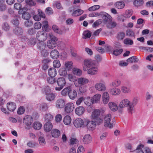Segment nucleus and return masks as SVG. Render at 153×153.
I'll list each match as a JSON object with an SVG mask.
<instances>
[{
  "label": "nucleus",
  "mask_w": 153,
  "mask_h": 153,
  "mask_svg": "<svg viewBox=\"0 0 153 153\" xmlns=\"http://www.w3.org/2000/svg\"><path fill=\"white\" fill-rule=\"evenodd\" d=\"M104 112V110L99 109H95L92 112L91 117V118L95 121L97 125H100L103 123V119L100 116V115H102Z\"/></svg>",
  "instance_id": "1"
},
{
  "label": "nucleus",
  "mask_w": 153,
  "mask_h": 153,
  "mask_svg": "<svg viewBox=\"0 0 153 153\" xmlns=\"http://www.w3.org/2000/svg\"><path fill=\"white\" fill-rule=\"evenodd\" d=\"M139 98L137 96L134 97L130 102V105L128 108V112L129 114H132L134 111V107L139 102Z\"/></svg>",
  "instance_id": "2"
},
{
  "label": "nucleus",
  "mask_w": 153,
  "mask_h": 153,
  "mask_svg": "<svg viewBox=\"0 0 153 153\" xmlns=\"http://www.w3.org/2000/svg\"><path fill=\"white\" fill-rule=\"evenodd\" d=\"M37 47L41 51L42 55L44 56H46L48 54V52L45 50L46 44L43 41H38L37 42Z\"/></svg>",
  "instance_id": "3"
},
{
  "label": "nucleus",
  "mask_w": 153,
  "mask_h": 153,
  "mask_svg": "<svg viewBox=\"0 0 153 153\" xmlns=\"http://www.w3.org/2000/svg\"><path fill=\"white\" fill-rule=\"evenodd\" d=\"M48 35L51 39L48 41L47 45L49 49H52L56 46V41L57 40V38L54 36L52 33H49Z\"/></svg>",
  "instance_id": "4"
},
{
  "label": "nucleus",
  "mask_w": 153,
  "mask_h": 153,
  "mask_svg": "<svg viewBox=\"0 0 153 153\" xmlns=\"http://www.w3.org/2000/svg\"><path fill=\"white\" fill-rule=\"evenodd\" d=\"M111 120V115L110 114H106L104 118V125L105 127L111 128L113 127V122Z\"/></svg>",
  "instance_id": "5"
},
{
  "label": "nucleus",
  "mask_w": 153,
  "mask_h": 153,
  "mask_svg": "<svg viewBox=\"0 0 153 153\" xmlns=\"http://www.w3.org/2000/svg\"><path fill=\"white\" fill-rule=\"evenodd\" d=\"M85 126L89 130H93L95 128L97 123L94 120L90 121L88 119H85Z\"/></svg>",
  "instance_id": "6"
},
{
  "label": "nucleus",
  "mask_w": 153,
  "mask_h": 153,
  "mask_svg": "<svg viewBox=\"0 0 153 153\" xmlns=\"http://www.w3.org/2000/svg\"><path fill=\"white\" fill-rule=\"evenodd\" d=\"M56 82L58 87H56L55 90L58 91H61L63 88L66 83L65 79L64 77L58 78L56 80Z\"/></svg>",
  "instance_id": "7"
},
{
  "label": "nucleus",
  "mask_w": 153,
  "mask_h": 153,
  "mask_svg": "<svg viewBox=\"0 0 153 153\" xmlns=\"http://www.w3.org/2000/svg\"><path fill=\"white\" fill-rule=\"evenodd\" d=\"M33 121L32 117L29 115H27L23 119V122L26 125L25 128L29 129L30 126L31 125Z\"/></svg>",
  "instance_id": "8"
},
{
  "label": "nucleus",
  "mask_w": 153,
  "mask_h": 153,
  "mask_svg": "<svg viewBox=\"0 0 153 153\" xmlns=\"http://www.w3.org/2000/svg\"><path fill=\"white\" fill-rule=\"evenodd\" d=\"M93 62L88 59L84 60V64L83 65V70L86 71L90 68L92 65H94Z\"/></svg>",
  "instance_id": "9"
},
{
  "label": "nucleus",
  "mask_w": 153,
  "mask_h": 153,
  "mask_svg": "<svg viewBox=\"0 0 153 153\" xmlns=\"http://www.w3.org/2000/svg\"><path fill=\"white\" fill-rule=\"evenodd\" d=\"M36 37L38 41H43L46 40L47 36V34L43 31L38 32L36 34Z\"/></svg>",
  "instance_id": "10"
},
{
  "label": "nucleus",
  "mask_w": 153,
  "mask_h": 153,
  "mask_svg": "<svg viewBox=\"0 0 153 153\" xmlns=\"http://www.w3.org/2000/svg\"><path fill=\"white\" fill-rule=\"evenodd\" d=\"M102 13V14L101 17L104 23L106 24L107 23L109 22L112 21V17L110 15L104 12Z\"/></svg>",
  "instance_id": "11"
},
{
  "label": "nucleus",
  "mask_w": 153,
  "mask_h": 153,
  "mask_svg": "<svg viewBox=\"0 0 153 153\" xmlns=\"http://www.w3.org/2000/svg\"><path fill=\"white\" fill-rule=\"evenodd\" d=\"M74 126L76 128H79L85 126V120H83L81 118L76 119L74 123Z\"/></svg>",
  "instance_id": "12"
},
{
  "label": "nucleus",
  "mask_w": 153,
  "mask_h": 153,
  "mask_svg": "<svg viewBox=\"0 0 153 153\" xmlns=\"http://www.w3.org/2000/svg\"><path fill=\"white\" fill-rule=\"evenodd\" d=\"M130 105V101L127 99H124L122 100L119 104V106L121 108L127 107V111Z\"/></svg>",
  "instance_id": "13"
},
{
  "label": "nucleus",
  "mask_w": 153,
  "mask_h": 153,
  "mask_svg": "<svg viewBox=\"0 0 153 153\" xmlns=\"http://www.w3.org/2000/svg\"><path fill=\"white\" fill-rule=\"evenodd\" d=\"M74 108V106L72 103H68L66 104L65 107V111L67 113L72 112Z\"/></svg>",
  "instance_id": "14"
},
{
  "label": "nucleus",
  "mask_w": 153,
  "mask_h": 153,
  "mask_svg": "<svg viewBox=\"0 0 153 153\" xmlns=\"http://www.w3.org/2000/svg\"><path fill=\"white\" fill-rule=\"evenodd\" d=\"M98 71V68L94 64V65H92L88 69L87 72L88 74H89L94 75L97 73Z\"/></svg>",
  "instance_id": "15"
},
{
  "label": "nucleus",
  "mask_w": 153,
  "mask_h": 153,
  "mask_svg": "<svg viewBox=\"0 0 153 153\" xmlns=\"http://www.w3.org/2000/svg\"><path fill=\"white\" fill-rule=\"evenodd\" d=\"M95 88L100 91H103L105 90L106 87L104 84L102 83H97L95 86Z\"/></svg>",
  "instance_id": "16"
},
{
  "label": "nucleus",
  "mask_w": 153,
  "mask_h": 153,
  "mask_svg": "<svg viewBox=\"0 0 153 153\" xmlns=\"http://www.w3.org/2000/svg\"><path fill=\"white\" fill-rule=\"evenodd\" d=\"M51 136L54 138H57L60 135V131L56 129H53L51 132Z\"/></svg>",
  "instance_id": "17"
},
{
  "label": "nucleus",
  "mask_w": 153,
  "mask_h": 153,
  "mask_svg": "<svg viewBox=\"0 0 153 153\" xmlns=\"http://www.w3.org/2000/svg\"><path fill=\"white\" fill-rule=\"evenodd\" d=\"M85 110V108L83 107L79 106L76 108L75 112L77 115L80 116L84 114Z\"/></svg>",
  "instance_id": "18"
},
{
  "label": "nucleus",
  "mask_w": 153,
  "mask_h": 153,
  "mask_svg": "<svg viewBox=\"0 0 153 153\" xmlns=\"http://www.w3.org/2000/svg\"><path fill=\"white\" fill-rule=\"evenodd\" d=\"M65 104V101L63 99H59L57 100L56 103V107L57 108H63Z\"/></svg>",
  "instance_id": "19"
},
{
  "label": "nucleus",
  "mask_w": 153,
  "mask_h": 153,
  "mask_svg": "<svg viewBox=\"0 0 153 153\" xmlns=\"http://www.w3.org/2000/svg\"><path fill=\"white\" fill-rule=\"evenodd\" d=\"M53 127L52 124L50 122H48L44 126V130L46 132H49L52 129Z\"/></svg>",
  "instance_id": "20"
},
{
  "label": "nucleus",
  "mask_w": 153,
  "mask_h": 153,
  "mask_svg": "<svg viewBox=\"0 0 153 153\" xmlns=\"http://www.w3.org/2000/svg\"><path fill=\"white\" fill-rule=\"evenodd\" d=\"M51 57L53 59H57L59 56V54L57 50L54 49L52 50L50 53Z\"/></svg>",
  "instance_id": "21"
},
{
  "label": "nucleus",
  "mask_w": 153,
  "mask_h": 153,
  "mask_svg": "<svg viewBox=\"0 0 153 153\" xmlns=\"http://www.w3.org/2000/svg\"><path fill=\"white\" fill-rule=\"evenodd\" d=\"M68 95L70 99L74 100L76 97L77 92L75 90H71V89L69 92L68 93Z\"/></svg>",
  "instance_id": "22"
},
{
  "label": "nucleus",
  "mask_w": 153,
  "mask_h": 153,
  "mask_svg": "<svg viewBox=\"0 0 153 153\" xmlns=\"http://www.w3.org/2000/svg\"><path fill=\"white\" fill-rule=\"evenodd\" d=\"M109 96L107 92H104L102 95V100L103 103L105 104H107L109 100Z\"/></svg>",
  "instance_id": "23"
},
{
  "label": "nucleus",
  "mask_w": 153,
  "mask_h": 153,
  "mask_svg": "<svg viewBox=\"0 0 153 153\" xmlns=\"http://www.w3.org/2000/svg\"><path fill=\"white\" fill-rule=\"evenodd\" d=\"M7 109L11 111H13L16 107L15 103L13 102L7 103Z\"/></svg>",
  "instance_id": "24"
},
{
  "label": "nucleus",
  "mask_w": 153,
  "mask_h": 153,
  "mask_svg": "<svg viewBox=\"0 0 153 153\" xmlns=\"http://www.w3.org/2000/svg\"><path fill=\"white\" fill-rule=\"evenodd\" d=\"M77 82L79 84L84 85L88 83L89 80L85 78L80 77L78 79Z\"/></svg>",
  "instance_id": "25"
},
{
  "label": "nucleus",
  "mask_w": 153,
  "mask_h": 153,
  "mask_svg": "<svg viewBox=\"0 0 153 153\" xmlns=\"http://www.w3.org/2000/svg\"><path fill=\"white\" fill-rule=\"evenodd\" d=\"M57 73L56 70L54 68H51L48 70V74L50 77H54Z\"/></svg>",
  "instance_id": "26"
},
{
  "label": "nucleus",
  "mask_w": 153,
  "mask_h": 153,
  "mask_svg": "<svg viewBox=\"0 0 153 153\" xmlns=\"http://www.w3.org/2000/svg\"><path fill=\"white\" fill-rule=\"evenodd\" d=\"M13 33L17 35H21L23 33V29L20 27H16L13 29Z\"/></svg>",
  "instance_id": "27"
},
{
  "label": "nucleus",
  "mask_w": 153,
  "mask_h": 153,
  "mask_svg": "<svg viewBox=\"0 0 153 153\" xmlns=\"http://www.w3.org/2000/svg\"><path fill=\"white\" fill-rule=\"evenodd\" d=\"M115 7L117 8L121 9L123 8L125 6L124 3L122 1L116 2L114 4Z\"/></svg>",
  "instance_id": "28"
},
{
  "label": "nucleus",
  "mask_w": 153,
  "mask_h": 153,
  "mask_svg": "<svg viewBox=\"0 0 153 153\" xmlns=\"http://www.w3.org/2000/svg\"><path fill=\"white\" fill-rule=\"evenodd\" d=\"M125 32L120 31L117 33L116 37L118 40H121L125 37Z\"/></svg>",
  "instance_id": "29"
},
{
  "label": "nucleus",
  "mask_w": 153,
  "mask_h": 153,
  "mask_svg": "<svg viewBox=\"0 0 153 153\" xmlns=\"http://www.w3.org/2000/svg\"><path fill=\"white\" fill-rule=\"evenodd\" d=\"M91 140V137L90 134L85 135L83 139V141L85 144H88L90 143Z\"/></svg>",
  "instance_id": "30"
},
{
  "label": "nucleus",
  "mask_w": 153,
  "mask_h": 153,
  "mask_svg": "<svg viewBox=\"0 0 153 153\" xmlns=\"http://www.w3.org/2000/svg\"><path fill=\"white\" fill-rule=\"evenodd\" d=\"M108 105L111 110L113 111H115L118 109L117 105L114 102H110L108 104Z\"/></svg>",
  "instance_id": "31"
},
{
  "label": "nucleus",
  "mask_w": 153,
  "mask_h": 153,
  "mask_svg": "<svg viewBox=\"0 0 153 153\" xmlns=\"http://www.w3.org/2000/svg\"><path fill=\"white\" fill-rule=\"evenodd\" d=\"M55 98V94L52 93L47 94L46 98L48 101H51L53 100Z\"/></svg>",
  "instance_id": "32"
},
{
  "label": "nucleus",
  "mask_w": 153,
  "mask_h": 153,
  "mask_svg": "<svg viewBox=\"0 0 153 153\" xmlns=\"http://www.w3.org/2000/svg\"><path fill=\"white\" fill-rule=\"evenodd\" d=\"M71 89L70 86L64 88L61 91V94L62 96H65L68 94Z\"/></svg>",
  "instance_id": "33"
},
{
  "label": "nucleus",
  "mask_w": 153,
  "mask_h": 153,
  "mask_svg": "<svg viewBox=\"0 0 153 153\" xmlns=\"http://www.w3.org/2000/svg\"><path fill=\"white\" fill-rule=\"evenodd\" d=\"M101 97V95L100 94H97L94 95L92 98H91L93 102L97 103L100 100Z\"/></svg>",
  "instance_id": "34"
},
{
  "label": "nucleus",
  "mask_w": 153,
  "mask_h": 153,
  "mask_svg": "<svg viewBox=\"0 0 153 153\" xmlns=\"http://www.w3.org/2000/svg\"><path fill=\"white\" fill-rule=\"evenodd\" d=\"M84 12L83 10L81 9H78L74 11L72 14L74 16H77L82 15Z\"/></svg>",
  "instance_id": "35"
},
{
  "label": "nucleus",
  "mask_w": 153,
  "mask_h": 153,
  "mask_svg": "<svg viewBox=\"0 0 153 153\" xmlns=\"http://www.w3.org/2000/svg\"><path fill=\"white\" fill-rule=\"evenodd\" d=\"M121 91L120 89L118 88H115L111 89L110 90V92L113 95H118L120 93Z\"/></svg>",
  "instance_id": "36"
},
{
  "label": "nucleus",
  "mask_w": 153,
  "mask_h": 153,
  "mask_svg": "<svg viewBox=\"0 0 153 153\" xmlns=\"http://www.w3.org/2000/svg\"><path fill=\"white\" fill-rule=\"evenodd\" d=\"M63 122L66 125L70 124L71 122L70 116L69 115L66 116L64 118Z\"/></svg>",
  "instance_id": "37"
},
{
  "label": "nucleus",
  "mask_w": 153,
  "mask_h": 153,
  "mask_svg": "<svg viewBox=\"0 0 153 153\" xmlns=\"http://www.w3.org/2000/svg\"><path fill=\"white\" fill-rule=\"evenodd\" d=\"M48 108V106L46 103H44L40 105L39 109L41 111H46Z\"/></svg>",
  "instance_id": "38"
},
{
  "label": "nucleus",
  "mask_w": 153,
  "mask_h": 153,
  "mask_svg": "<svg viewBox=\"0 0 153 153\" xmlns=\"http://www.w3.org/2000/svg\"><path fill=\"white\" fill-rule=\"evenodd\" d=\"M84 102L85 104L88 106H90L92 104H93L92 99H90V97H87V98H85L84 99Z\"/></svg>",
  "instance_id": "39"
},
{
  "label": "nucleus",
  "mask_w": 153,
  "mask_h": 153,
  "mask_svg": "<svg viewBox=\"0 0 153 153\" xmlns=\"http://www.w3.org/2000/svg\"><path fill=\"white\" fill-rule=\"evenodd\" d=\"M138 61L139 60L135 56L131 57L128 59L127 60V62L131 63L137 62H138Z\"/></svg>",
  "instance_id": "40"
},
{
  "label": "nucleus",
  "mask_w": 153,
  "mask_h": 153,
  "mask_svg": "<svg viewBox=\"0 0 153 153\" xmlns=\"http://www.w3.org/2000/svg\"><path fill=\"white\" fill-rule=\"evenodd\" d=\"M106 24L107 27L109 29L113 28L115 27L117 25V24L115 22L111 21L107 23Z\"/></svg>",
  "instance_id": "41"
},
{
  "label": "nucleus",
  "mask_w": 153,
  "mask_h": 153,
  "mask_svg": "<svg viewBox=\"0 0 153 153\" xmlns=\"http://www.w3.org/2000/svg\"><path fill=\"white\" fill-rule=\"evenodd\" d=\"M73 73L77 76H79L82 74V71L81 70L77 68H74L73 69Z\"/></svg>",
  "instance_id": "42"
},
{
  "label": "nucleus",
  "mask_w": 153,
  "mask_h": 153,
  "mask_svg": "<svg viewBox=\"0 0 153 153\" xmlns=\"http://www.w3.org/2000/svg\"><path fill=\"white\" fill-rule=\"evenodd\" d=\"M121 89L122 92L125 94L129 93L131 92L130 88L126 86H122Z\"/></svg>",
  "instance_id": "43"
},
{
  "label": "nucleus",
  "mask_w": 153,
  "mask_h": 153,
  "mask_svg": "<svg viewBox=\"0 0 153 153\" xmlns=\"http://www.w3.org/2000/svg\"><path fill=\"white\" fill-rule=\"evenodd\" d=\"M72 65L73 63L71 61L66 62L65 64V67L68 71L72 69Z\"/></svg>",
  "instance_id": "44"
},
{
  "label": "nucleus",
  "mask_w": 153,
  "mask_h": 153,
  "mask_svg": "<svg viewBox=\"0 0 153 153\" xmlns=\"http://www.w3.org/2000/svg\"><path fill=\"white\" fill-rule=\"evenodd\" d=\"M143 3V0H135L134 2V4L135 6L138 7L142 5Z\"/></svg>",
  "instance_id": "45"
},
{
  "label": "nucleus",
  "mask_w": 153,
  "mask_h": 153,
  "mask_svg": "<svg viewBox=\"0 0 153 153\" xmlns=\"http://www.w3.org/2000/svg\"><path fill=\"white\" fill-rule=\"evenodd\" d=\"M121 84V81L119 80H116L114 81L111 84V86L114 87H117Z\"/></svg>",
  "instance_id": "46"
},
{
  "label": "nucleus",
  "mask_w": 153,
  "mask_h": 153,
  "mask_svg": "<svg viewBox=\"0 0 153 153\" xmlns=\"http://www.w3.org/2000/svg\"><path fill=\"white\" fill-rule=\"evenodd\" d=\"M133 11L131 10H126L124 14V17L126 18H129L132 14Z\"/></svg>",
  "instance_id": "47"
},
{
  "label": "nucleus",
  "mask_w": 153,
  "mask_h": 153,
  "mask_svg": "<svg viewBox=\"0 0 153 153\" xmlns=\"http://www.w3.org/2000/svg\"><path fill=\"white\" fill-rule=\"evenodd\" d=\"M53 118V116L49 113L46 114L45 116V120L48 122L51 121Z\"/></svg>",
  "instance_id": "48"
},
{
  "label": "nucleus",
  "mask_w": 153,
  "mask_h": 153,
  "mask_svg": "<svg viewBox=\"0 0 153 153\" xmlns=\"http://www.w3.org/2000/svg\"><path fill=\"white\" fill-rule=\"evenodd\" d=\"M42 124L39 122H35L33 124V128L36 130H39L42 126Z\"/></svg>",
  "instance_id": "49"
},
{
  "label": "nucleus",
  "mask_w": 153,
  "mask_h": 153,
  "mask_svg": "<svg viewBox=\"0 0 153 153\" xmlns=\"http://www.w3.org/2000/svg\"><path fill=\"white\" fill-rule=\"evenodd\" d=\"M59 74L61 76H66L67 74L66 69L65 68H60L59 71Z\"/></svg>",
  "instance_id": "50"
},
{
  "label": "nucleus",
  "mask_w": 153,
  "mask_h": 153,
  "mask_svg": "<svg viewBox=\"0 0 153 153\" xmlns=\"http://www.w3.org/2000/svg\"><path fill=\"white\" fill-rule=\"evenodd\" d=\"M83 35L84 36L83 38L85 39H87L90 37L91 36V33L90 31H85L83 32Z\"/></svg>",
  "instance_id": "51"
},
{
  "label": "nucleus",
  "mask_w": 153,
  "mask_h": 153,
  "mask_svg": "<svg viewBox=\"0 0 153 153\" xmlns=\"http://www.w3.org/2000/svg\"><path fill=\"white\" fill-rule=\"evenodd\" d=\"M53 65L54 68H58L61 66V64L59 60H55L53 62Z\"/></svg>",
  "instance_id": "52"
},
{
  "label": "nucleus",
  "mask_w": 153,
  "mask_h": 153,
  "mask_svg": "<svg viewBox=\"0 0 153 153\" xmlns=\"http://www.w3.org/2000/svg\"><path fill=\"white\" fill-rule=\"evenodd\" d=\"M52 29L56 33L59 34H61L62 33V31L59 29L58 27L56 25H53L52 26Z\"/></svg>",
  "instance_id": "53"
},
{
  "label": "nucleus",
  "mask_w": 153,
  "mask_h": 153,
  "mask_svg": "<svg viewBox=\"0 0 153 153\" xmlns=\"http://www.w3.org/2000/svg\"><path fill=\"white\" fill-rule=\"evenodd\" d=\"M123 43L126 45H132L133 44V41L132 40H131L128 38L125 39L123 40Z\"/></svg>",
  "instance_id": "54"
},
{
  "label": "nucleus",
  "mask_w": 153,
  "mask_h": 153,
  "mask_svg": "<svg viewBox=\"0 0 153 153\" xmlns=\"http://www.w3.org/2000/svg\"><path fill=\"white\" fill-rule=\"evenodd\" d=\"M31 17L30 14L28 13H23L22 15V18L28 20Z\"/></svg>",
  "instance_id": "55"
},
{
  "label": "nucleus",
  "mask_w": 153,
  "mask_h": 153,
  "mask_svg": "<svg viewBox=\"0 0 153 153\" xmlns=\"http://www.w3.org/2000/svg\"><path fill=\"white\" fill-rule=\"evenodd\" d=\"M144 146L142 144H140L138 145L136 149L137 153H144L143 151L141 149L143 148Z\"/></svg>",
  "instance_id": "56"
},
{
  "label": "nucleus",
  "mask_w": 153,
  "mask_h": 153,
  "mask_svg": "<svg viewBox=\"0 0 153 153\" xmlns=\"http://www.w3.org/2000/svg\"><path fill=\"white\" fill-rule=\"evenodd\" d=\"M42 91L46 95H47V94L50 93L51 92V90L50 87L48 86L45 87L42 90Z\"/></svg>",
  "instance_id": "57"
},
{
  "label": "nucleus",
  "mask_w": 153,
  "mask_h": 153,
  "mask_svg": "<svg viewBox=\"0 0 153 153\" xmlns=\"http://www.w3.org/2000/svg\"><path fill=\"white\" fill-rule=\"evenodd\" d=\"M100 8V6L99 5H95L90 7L88 10L89 11H94L99 9Z\"/></svg>",
  "instance_id": "58"
},
{
  "label": "nucleus",
  "mask_w": 153,
  "mask_h": 153,
  "mask_svg": "<svg viewBox=\"0 0 153 153\" xmlns=\"http://www.w3.org/2000/svg\"><path fill=\"white\" fill-rule=\"evenodd\" d=\"M43 25L42 27V29L43 30L45 31L47 30L48 27V23L46 21H44L43 22Z\"/></svg>",
  "instance_id": "59"
},
{
  "label": "nucleus",
  "mask_w": 153,
  "mask_h": 153,
  "mask_svg": "<svg viewBox=\"0 0 153 153\" xmlns=\"http://www.w3.org/2000/svg\"><path fill=\"white\" fill-rule=\"evenodd\" d=\"M126 35L128 36L131 37H134L135 36L134 32L132 30H129L126 31Z\"/></svg>",
  "instance_id": "60"
},
{
  "label": "nucleus",
  "mask_w": 153,
  "mask_h": 153,
  "mask_svg": "<svg viewBox=\"0 0 153 153\" xmlns=\"http://www.w3.org/2000/svg\"><path fill=\"white\" fill-rule=\"evenodd\" d=\"M39 144L43 146H44L45 145L46 143V142L44 138L42 137H40L39 138Z\"/></svg>",
  "instance_id": "61"
},
{
  "label": "nucleus",
  "mask_w": 153,
  "mask_h": 153,
  "mask_svg": "<svg viewBox=\"0 0 153 153\" xmlns=\"http://www.w3.org/2000/svg\"><path fill=\"white\" fill-rule=\"evenodd\" d=\"M102 21V19H99L96 21L93 24L92 26L93 27H96L100 24Z\"/></svg>",
  "instance_id": "62"
},
{
  "label": "nucleus",
  "mask_w": 153,
  "mask_h": 153,
  "mask_svg": "<svg viewBox=\"0 0 153 153\" xmlns=\"http://www.w3.org/2000/svg\"><path fill=\"white\" fill-rule=\"evenodd\" d=\"M123 51L122 49H116L113 51V54L115 56H117L120 54Z\"/></svg>",
  "instance_id": "63"
},
{
  "label": "nucleus",
  "mask_w": 153,
  "mask_h": 153,
  "mask_svg": "<svg viewBox=\"0 0 153 153\" xmlns=\"http://www.w3.org/2000/svg\"><path fill=\"white\" fill-rule=\"evenodd\" d=\"M42 27V24L40 22H36L34 25V27L36 29H39Z\"/></svg>",
  "instance_id": "64"
}]
</instances>
